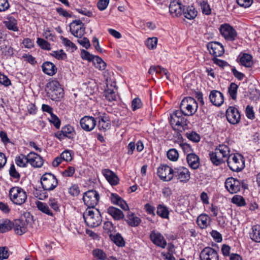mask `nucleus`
Here are the masks:
<instances>
[{"label":"nucleus","instance_id":"nucleus-1","mask_svg":"<svg viewBox=\"0 0 260 260\" xmlns=\"http://www.w3.org/2000/svg\"><path fill=\"white\" fill-rule=\"evenodd\" d=\"M46 91L47 96L53 101H59L63 96V89L58 81L55 80L47 83Z\"/></svg>","mask_w":260,"mask_h":260},{"label":"nucleus","instance_id":"nucleus-2","mask_svg":"<svg viewBox=\"0 0 260 260\" xmlns=\"http://www.w3.org/2000/svg\"><path fill=\"white\" fill-rule=\"evenodd\" d=\"M83 218L87 225L95 228L100 225L102 218L99 210L97 209H88L83 214Z\"/></svg>","mask_w":260,"mask_h":260},{"label":"nucleus","instance_id":"nucleus-3","mask_svg":"<svg viewBox=\"0 0 260 260\" xmlns=\"http://www.w3.org/2000/svg\"><path fill=\"white\" fill-rule=\"evenodd\" d=\"M198 108V103L191 97L184 98L180 104V109L185 116H192L197 112Z\"/></svg>","mask_w":260,"mask_h":260},{"label":"nucleus","instance_id":"nucleus-4","mask_svg":"<svg viewBox=\"0 0 260 260\" xmlns=\"http://www.w3.org/2000/svg\"><path fill=\"white\" fill-rule=\"evenodd\" d=\"M9 197L10 200L17 205L23 204L27 198L24 189L18 186L13 187L10 189Z\"/></svg>","mask_w":260,"mask_h":260},{"label":"nucleus","instance_id":"nucleus-5","mask_svg":"<svg viewBox=\"0 0 260 260\" xmlns=\"http://www.w3.org/2000/svg\"><path fill=\"white\" fill-rule=\"evenodd\" d=\"M226 162L230 169L234 172H240L245 167L244 158L239 153L232 154Z\"/></svg>","mask_w":260,"mask_h":260},{"label":"nucleus","instance_id":"nucleus-6","mask_svg":"<svg viewBox=\"0 0 260 260\" xmlns=\"http://www.w3.org/2000/svg\"><path fill=\"white\" fill-rule=\"evenodd\" d=\"M41 183L44 190L51 191L58 185V180L50 173H46L41 178Z\"/></svg>","mask_w":260,"mask_h":260},{"label":"nucleus","instance_id":"nucleus-7","mask_svg":"<svg viewBox=\"0 0 260 260\" xmlns=\"http://www.w3.org/2000/svg\"><path fill=\"white\" fill-rule=\"evenodd\" d=\"M219 30L221 35L226 41L234 42L238 38L236 30L229 23H223L220 25Z\"/></svg>","mask_w":260,"mask_h":260},{"label":"nucleus","instance_id":"nucleus-8","mask_svg":"<svg viewBox=\"0 0 260 260\" xmlns=\"http://www.w3.org/2000/svg\"><path fill=\"white\" fill-rule=\"evenodd\" d=\"M183 112L180 110H176L173 112L170 115V122L174 129H176L175 127H182L187 126V119L183 116Z\"/></svg>","mask_w":260,"mask_h":260},{"label":"nucleus","instance_id":"nucleus-9","mask_svg":"<svg viewBox=\"0 0 260 260\" xmlns=\"http://www.w3.org/2000/svg\"><path fill=\"white\" fill-rule=\"evenodd\" d=\"M100 195L96 190H89L84 193L83 200L88 209H93L98 205Z\"/></svg>","mask_w":260,"mask_h":260},{"label":"nucleus","instance_id":"nucleus-10","mask_svg":"<svg viewBox=\"0 0 260 260\" xmlns=\"http://www.w3.org/2000/svg\"><path fill=\"white\" fill-rule=\"evenodd\" d=\"M70 30L75 37L81 38L85 34V27L81 20H75L70 23Z\"/></svg>","mask_w":260,"mask_h":260},{"label":"nucleus","instance_id":"nucleus-11","mask_svg":"<svg viewBox=\"0 0 260 260\" xmlns=\"http://www.w3.org/2000/svg\"><path fill=\"white\" fill-rule=\"evenodd\" d=\"M173 179L180 182H186L190 179V172L186 168L184 167L175 168Z\"/></svg>","mask_w":260,"mask_h":260},{"label":"nucleus","instance_id":"nucleus-12","mask_svg":"<svg viewBox=\"0 0 260 260\" xmlns=\"http://www.w3.org/2000/svg\"><path fill=\"white\" fill-rule=\"evenodd\" d=\"M157 174L163 181H169L173 179L174 169L166 165H161L157 169Z\"/></svg>","mask_w":260,"mask_h":260},{"label":"nucleus","instance_id":"nucleus-13","mask_svg":"<svg viewBox=\"0 0 260 260\" xmlns=\"http://www.w3.org/2000/svg\"><path fill=\"white\" fill-rule=\"evenodd\" d=\"M149 238L151 242L157 247L165 248L167 246V241L164 236L159 232L152 231L150 232Z\"/></svg>","mask_w":260,"mask_h":260},{"label":"nucleus","instance_id":"nucleus-14","mask_svg":"<svg viewBox=\"0 0 260 260\" xmlns=\"http://www.w3.org/2000/svg\"><path fill=\"white\" fill-rule=\"evenodd\" d=\"M210 54L215 57L221 56L224 53L223 45L218 42H210L207 44Z\"/></svg>","mask_w":260,"mask_h":260},{"label":"nucleus","instance_id":"nucleus-15","mask_svg":"<svg viewBox=\"0 0 260 260\" xmlns=\"http://www.w3.org/2000/svg\"><path fill=\"white\" fill-rule=\"evenodd\" d=\"M226 117L228 121L232 124L239 123L241 116L239 111L234 107H229L226 111Z\"/></svg>","mask_w":260,"mask_h":260},{"label":"nucleus","instance_id":"nucleus-16","mask_svg":"<svg viewBox=\"0 0 260 260\" xmlns=\"http://www.w3.org/2000/svg\"><path fill=\"white\" fill-rule=\"evenodd\" d=\"M98 127L100 131L105 132L111 127V121L109 116L105 113H99L96 117Z\"/></svg>","mask_w":260,"mask_h":260},{"label":"nucleus","instance_id":"nucleus-17","mask_svg":"<svg viewBox=\"0 0 260 260\" xmlns=\"http://www.w3.org/2000/svg\"><path fill=\"white\" fill-rule=\"evenodd\" d=\"M201 260H218L219 257L217 252L210 247H205L200 255Z\"/></svg>","mask_w":260,"mask_h":260},{"label":"nucleus","instance_id":"nucleus-18","mask_svg":"<svg viewBox=\"0 0 260 260\" xmlns=\"http://www.w3.org/2000/svg\"><path fill=\"white\" fill-rule=\"evenodd\" d=\"M96 123V120L92 116H85L80 120V124L82 128L86 132H90L93 129Z\"/></svg>","mask_w":260,"mask_h":260},{"label":"nucleus","instance_id":"nucleus-19","mask_svg":"<svg viewBox=\"0 0 260 260\" xmlns=\"http://www.w3.org/2000/svg\"><path fill=\"white\" fill-rule=\"evenodd\" d=\"M240 182L233 178L230 177L226 179L225 182V187L229 192L231 193H236L240 190Z\"/></svg>","mask_w":260,"mask_h":260},{"label":"nucleus","instance_id":"nucleus-20","mask_svg":"<svg viewBox=\"0 0 260 260\" xmlns=\"http://www.w3.org/2000/svg\"><path fill=\"white\" fill-rule=\"evenodd\" d=\"M28 222L25 219H16L13 223V227L15 233L22 235L27 231Z\"/></svg>","mask_w":260,"mask_h":260},{"label":"nucleus","instance_id":"nucleus-21","mask_svg":"<svg viewBox=\"0 0 260 260\" xmlns=\"http://www.w3.org/2000/svg\"><path fill=\"white\" fill-rule=\"evenodd\" d=\"M209 99L214 105L218 107L221 106L224 102L223 94L216 90H213L210 92Z\"/></svg>","mask_w":260,"mask_h":260},{"label":"nucleus","instance_id":"nucleus-22","mask_svg":"<svg viewBox=\"0 0 260 260\" xmlns=\"http://www.w3.org/2000/svg\"><path fill=\"white\" fill-rule=\"evenodd\" d=\"M28 163L35 168H40L43 165L42 157L35 152H31L27 154Z\"/></svg>","mask_w":260,"mask_h":260},{"label":"nucleus","instance_id":"nucleus-23","mask_svg":"<svg viewBox=\"0 0 260 260\" xmlns=\"http://www.w3.org/2000/svg\"><path fill=\"white\" fill-rule=\"evenodd\" d=\"M103 175L111 185H116L119 182L117 176L109 169H103L102 171Z\"/></svg>","mask_w":260,"mask_h":260},{"label":"nucleus","instance_id":"nucleus-24","mask_svg":"<svg viewBox=\"0 0 260 260\" xmlns=\"http://www.w3.org/2000/svg\"><path fill=\"white\" fill-rule=\"evenodd\" d=\"M238 58L240 64L246 68H251L253 64V57L248 53H241Z\"/></svg>","mask_w":260,"mask_h":260},{"label":"nucleus","instance_id":"nucleus-25","mask_svg":"<svg viewBox=\"0 0 260 260\" xmlns=\"http://www.w3.org/2000/svg\"><path fill=\"white\" fill-rule=\"evenodd\" d=\"M184 6L181 5V2H171L169 6V11L171 14L174 16H178L182 14Z\"/></svg>","mask_w":260,"mask_h":260},{"label":"nucleus","instance_id":"nucleus-26","mask_svg":"<svg viewBox=\"0 0 260 260\" xmlns=\"http://www.w3.org/2000/svg\"><path fill=\"white\" fill-rule=\"evenodd\" d=\"M187 162L189 167L194 170L197 169L200 166V159L199 156L194 153L187 154L186 156Z\"/></svg>","mask_w":260,"mask_h":260},{"label":"nucleus","instance_id":"nucleus-27","mask_svg":"<svg viewBox=\"0 0 260 260\" xmlns=\"http://www.w3.org/2000/svg\"><path fill=\"white\" fill-rule=\"evenodd\" d=\"M107 213L115 220H120L124 217V215L121 210L113 206H110L107 209Z\"/></svg>","mask_w":260,"mask_h":260},{"label":"nucleus","instance_id":"nucleus-28","mask_svg":"<svg viewBox=\"0 0 260 260\" xmlns=\"http://www.w3.org/2000/svg\"><path fill=\"white\" fill-rule=\"evenodd\" d=\"M43 72L49 76H53L57 72V68L54 63L50 61L44 62L42 66Z\"/></svg>","mask_w":260,"mask_h":260},{"label":"nucleus","instance_id":"nucleus-29","mask_svg":"<svg viewBox=\"0 0 260 260\" xmlns=\"http://www.w3.org/2000/svg\"><path fill=\"white\" fill-rule=\"evenodd\" d=\"M4 24L9 30L13 31H18L19 30L17 26V20L12 16H8L6 18V20L4 21Z\"/></svg>","mask_w":260,"mask_h":260},{"label":"nucleus","instance_id":"nucleus-30","mask_svg":"<svg viewBox=\"0 0 260 260\" xmlns=\"http://www.w3.org/2000/svg\"><path fill=\"white\" fill-rule=\"evenodd\" d=\"M249 236L253 241L260 243V225L256 224L252 226Z\"/></svg>","mask_w":260,"mask_h":260},{"label":"nucleus","instance_id":"nucleus-31","mask_svg":"<svg viewBox=\"0 0 260 260\" xmlns=\"http://www.w3.org/2000/svg\"><path fill=\"white\" fill-rule=\"evenodd\" d=\"M125 221L129 226L135 227L140 223L141 220L133 212H128Z\"/></svg>","mask_w":260,"mask_h":260},{"label":"nucleus","instance_id":"nucleus-32","mask_svg":"<svg viewBox=\"0 0 260 260\" xmlns=\"http://www.w3.org/2000/svg\"><path fill=\"white\" fill-rule=\"evenodd\" d=\"M198 12L193 6H184L183 9L182 14L188 19H193L197 15Z\"/></svg>","mask_w":260,"mask_h":260},{"label":"nucleus","instance_id":"nucleus-33","mask_svg":"<svg viewBox=\"0 0 260 260\" xmlns=\"http://www.w3.org/2000/svg\"><path fill=\"white\" fill-rule=\"evenodd\" d=\"M210 221V217L205 214L200 215L197 219V224L202 229H205L208 226Z\"/></svg>","mask_w":260,"mask_h":260},{"label":"nucleus","instance_id":"nucleus-34","mask_svg":"<svg viewBox=\"0 0 260 260\" xmlns=\"http://www.w3.org/2000/svg\"><path fill=\"white\" fill-rule=\"evenodd\" d=\"M13 228V223L8 219L0 220V233L9 231Z\"/></svg>","mask_w":260,"mask_h":260},{"label":"nucleus","instance_id":"nucleus-35","mask_svg":"<svg viewBox=\"0 0 260 260\" xmlns=\"http://www.w3.org/2000/svg\"><path fill=\"white\" fill-rule=\"evenodd\" d=\"M36 206L38 210L42 212L49 216H53L52 212L50 210L48 205L46 203L38 201L36 202Z\"/></svg>","mask_w":260,"mask_h":260},{"label":"nucleus","instance_id":"nucleus-36","mask_svg":"<svg viewBox=\"0 0 260 260\" xmlns=\"http://www.w3.org/2000/svg\"><path fill=\"white\" fill-rule=\"evenodd\" d=\"M156 213L162 218H169V211L168 208L163 204H159L157 206Z\"/></svg>","mask_w":260,"mask_h":260},{"label":"nucleus","instance_id":"nucleus-37","mask_svg":"<svg viewBox=\"0 0 260 260\" xmlns=\"http://www.w3.org/2000/svg\"><path fill=\"white\" fill-rule=\"evenodd\" d=\"M111 240L118 246L123 247L125 245V242L123 238L119 233L115 235H110Z\"/></svg>","mask_w":260,"mask_h":260},{"label":"nucleus","instance_id":"nucleus-38","mask_svg":"<svg viewBox=\"0 0 260 260\" xmlns=\"http://www.w3.org/2000/svg\"><path fill=\"white\" fill-rule=\"evenodd\" d=\"M15 162L20 167H25L27 164L28 163L27 155L26 156L24 154H20L17 156L15 158Z\"/></svg>","mask_w":260,"mask_h":260},{"label":"nucleus","instance_id":"nucleus-39","mask_svg":"<svg viewBox=\"0 0 260 260\" xmlns=\"http://www.w3.org/2000/svg\"><path fill=\"white\" fill-rule=\"evenodd\" d=\"M216 148L220 152L222 155V156L225 157L226 160L230 157L231 155L230 154V149L227 145L224 144H220Z\"/></svg>","mask_w":260,"mask_h":260},{"label":"nucleus","instance_id":"nucleus-40","mask_svg":"<svg viewBox=\"0 0 260 260\" xmlns=\"http://www.w3.org/2000/svg\"><path fill=\"white\" fill-rule=\"evenodd\" d=\"M209 156L212 163L215 166H219L225 161L224 160L221 159L219 156L216 155L215 152H210Z\"/></svg>","mask_w":260,"mask_h":260},{"label":"nucleus","instance_id":"nucleus-41","mask_svg":"<svg viewBox=\"0 0 260 260\" xmlns=\"http://www.w3.org/2000/svg\"><path fill=\"white\" fill-rule=\"evenodd\" d=\"M74 131V128L70 125H65L61 128V133L69 139L73 138Z\"/></svg>","mask_w":260,"mask_h":260},{"label":"nucleus","instance_id":"nucleus-42","mask_svg":"<svg viewBox=\"0 0 260 260\" xmlns=\"http://www.w3.org/2000/svg\"><path fill=\"white\" fill-rule=\"evenodd\" d=\"M238 86L235 83H231L228 88V92L231 98L235 100L237 98Z\"/></svg>","mask_w":260,"mask_h":260},{"label":"nucleus","instance_id":"nucleus-43","mask_svg":"<svg viewBox=\"0 0 260 260\" xmlns=\"http://www.w3.org/2000/svg\"><path fill=\"white\" fill-rule=\"evenodd\" d=\"M168 158L173 161L178 160L179 157V153L177 150L174 148L170 149L167 153Z\"/></svg>","mask_w":260,"mask_h":260},{"label":"nucleus","instance_id":"nucleus-44","mask_svg":"<svg viewBox=\"0 0 260 260\" xmlns=\"http://www.w3.org/2000/svg\"><path fill=\"white\" fill-rule=\"evenodd\" d=\"M97 69L104 70L106 67V63L99 56H96L93 62Z\"/></svg>","mask_w":260,"mask_h":260},{"label":"nucleus","instance_id":"nucleus-45","mask_svg":"<svg viewBox=\"0 0 260 260\" xmlns=\"http://www.w3.org/2000/svg\"><path fill=\"white\" fill-rule=\"evenodd\" d=\"M81 56L83 60H88L89 61H92L93 62L96 56L91 54L88 51L84 49H82L81 51Z\"/></svg>","mask_w":260,"mask_h":260},{"label":"nucleus","instance_id":"nucleus-46","mask_svg":"<svg viewBox=\"0 0 260 260\" xmlns=\"http://www.w3.org/2000/svg\"><path fill=\"white\" fill-rule=\"evenodd\" d=\"M106 99L110 102L116 100V94L115 92L111 89H107L104 92Z\"/></svg>","mask_w":260,"mask_h":260},{"label":"nucleus","instance_id":"nucleus-47","mask_svg":"<svg viewBox=\"0 0 260 260\" xmlns=\"http://www.w3.org/2000/svg\"><path fill=\"white\" fill-rule=\"evenodd\" d=\"M50 54L58 60H63L67 57L66 53L62 49L53 51Z\"/></svg>","mask_w":260,"mask_h":260},{"label":"nucleus","instance_id":"nucleus-48","mask_svg":"<svg viewBox=\"0 0 260 260\" xmlns=\"http://www.w3.org/2000/svg\"><path fill=\"white\" fill-rule=\"evenodd\" d=\"M200 5L203 13L206 15H209L211 10L207 2L204 0L200 1Z\"/></svg>","mask_w":260,"mask_h":260},{"label":"nucleus","instance_id":"nucleus-49","mask_svg":"<svg viewBox=\"0 0 260 260\" xmlns=\"http://www.w3.org/2000/svg\"><path fill=\"white\" fill-rule=\"evenodd\" d=\"M38 45L43 49L50 50V44L47 41L42 38H38L37 41Z\"/></svg>","mask_w":260,"mask_h":260},{"label":"nucleus","instance_id":"nucleus-50","mask_svg":"<svg viewBox=\"0 0 260 260\" xmlns=\"http://www.w3.org/2000/svg\"><path fill=\"white\" fill-rule=\"evenodd\" d=\"M93 255L97 259L101 260H105L107 258V255L105 252L100 249H96L93 250Z\"/></svg>","mask_w":260,"mask_h":260},{"label":"nucleus","instance_id":"nucleus-51","mask_svg":"<svg viewBox=\"0 0 260 260\" xmlns=\"http://www.w3.org/2000/svg\"><path fill=\"white\" fill-rule=\"evenodd\" d=\"M232 202L238 206H244L246 204L244 199L240 196H234L232 199Z\"/></svg>","mask_w":260,"mask_h":260},{"label":"nucleus","instance_id":"nucleus-52","mask_svg":"<svg viewBox=\"0 0 260 260\" xmlns=\"http://www.w3.org/2000/svg\"><path fill=\"white\" fill-rule=\"evenodd\" d=\"M186 137L193 142H198L200 140V136L195 132H191L185 134Z\"/></svg>","mask_w":260,"mask_h":260},{"label":"nucleus","instance_id":"nucleus-53","mask_svg":"<svg viewBox=\"0 0 260 260\" xmlns=\"http://www.w3.org/2000/svg\"><path fill=\"white\" fill-rule=\"evenodd\" d=\"M157 43V39L155 37H153L147 39L145 44L149 49H153L156 47Z\"/></svg>","mask_w":260,"mask_h":260},{"label":"nucleus","instance_id":"nucleus-54","mask_svg":"<svg viewBox=\"0 0 260 260\" xmlns=\"http://www.w3.org/2000/svg\"><path fill=\"white\" fill-rule=\"evenodd\" d=\"M9 174L14 179L19 180L20 178V174L16 170L14 164H12L9 169Z\"/></svg>","mask_w":260,"mask_h":260},{"label":"nucleus","instance_id":"nucleus-55","mask_svg":"<svg viewBox=\"0 0 260 260\" xmlns=\"http://www.w3.org/2000/svg\"><path fill=\"white\" fill-rule=\"evenodd\" d=\"M142 106L141 100L138 98H136L132 101V109L133 111H136L140 109Z\"/></svg>","mask_w":260,"mask_h":260},{"label":"nucleus","instance_id":"nucleus-56","mask_svg":"<svg viewBox=\"0 0 260 260\" xmlns=\"http://www.w3.org/2000/svg\"><path fill=\"white\" fill-rule=\"evenodd\" d=\"M50 121L53 124L56 128L58 129L60 127V120L54 114L51 113V115H50Z\"/></svg>","mask_w":260,"mask_h":260},{"label":"nucleus","instance_id":"nucleus-57","mask_svg":"<svg viewBox=\"0 0 260 260\" xmlns=\"http://www.w3.org/2000/svg\"><path fill=\"white\" fill-rule=\"evenodd\" d=\"M245 114L246 117L249 119H253L255 118L254 112L253 107L249 105H247L245 109Z\"/></svg>","mask_w":260,"mask_h":260},{"label":"nucleus","instance_id":"nucleus-58","mask_svg":"<svg viewBox=\"0 0 260 260\" xmlns=\"http://www.w3.org/2000/svg\"><path fill=\"white\" fill-rule=\"evenodd\" d=\"M9 254L8 248L6 247H0V259H6L9 257Z\"/></svg>","mask_w":260,"mask_h":260},{"label":"nucleus","instance_id":"nucleus-59","mask_svg":"<svg viewBox=\"0 0 260 260\" xmlns=\"http://www.w3.org/2000/svg\"><path fill=\"white\" fill-rule=\"evenodd\" d=\"M75 168L72 166H70L62 172V174L64 177H72L75 173Z\"/></svg>","mask_w":260,"mask_h":260},{"label":"nucleus","instance_id":"nucleus-60","mask_svg":"<svg viewBox=\"0 0 260 260\" xmlns=\"http://www.w3.org/2000/svg\"><path fill=\"white\" fill-rule=\"evenodd\" d=\"M80 39H78L77 40V42L82 46L85 48L86 49H88L90 47V42L87 38L84 37L83 38H81Z\"/></svg>","mask_w":260,"mask_h":260},{"label":"nucleus","instance_id":"nucleus-61","mask_svg":"<svg viewBox=\"0 0 260 260\" xmlns=\"http://www.w3.org/2000/svg\"><path fill=\"white\" fill-rule=\"evenodd\" d=\"M48 205L51 208L55 211L59 210V205L58 202L54 199H49Z\"/></svg>","mask_w":260,"mask_h":260},{"label":"nucleus","instance_id":"nucleus-62","mask_svg":"<svg viewBox=\"0 0 260 260\" xmlns=\"http://www.w3.org/2000/svg\"><path fill=\"white\" fill-rule=\"evenodd\" d=\"M109 3V0H99L97 3V7L100 11L105 10Z\"/></svg>","mask_w":260,"mask_h":260},{"label":"nucleus","instance_id":"nucleus-63","mask_svg":"<svg viewBox=\"0 0 260 260\" xmlns=\"http://www.w3.org/2000/svg\"><path fill=\"white\" fill-rule=\"evenodd\" d=\"M0 83L5 86H8L11 85V82L7 76L0 73Z\"/></svg>","mask_w":260,"mask_h":260},{"label":"nucleus","instance_id":"nucleus-64","mask_svg":"<svg viewBox=\"0 0 260 260\" xmlns=\"http://www.w3.org/2000/svg\"><path fill=\"white\" fill-rule=\"evenodd\" d=\"M60 155L63 160L70 161L72 160L71 153L69 150H64L60 154Z\"/></svg>","mask_w":260,"mask_h":260}]
</instances>
